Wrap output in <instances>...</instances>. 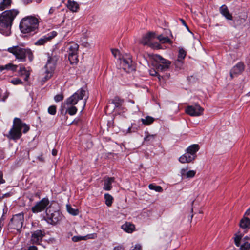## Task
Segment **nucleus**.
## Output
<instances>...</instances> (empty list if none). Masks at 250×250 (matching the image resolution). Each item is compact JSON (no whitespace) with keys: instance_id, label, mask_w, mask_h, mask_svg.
Wrapping results in <instances>:
<instances>
[{"instance_id":"ea45409f","label":"nucleus","mask_w":250,"mask_h":250,"mask_svg":"<svg viewBox=\"0 0 250 250\" xmlns=\"http://www.w3.org/2000/svg\"><path fill=\"white\" fill-rule=\"evenodd\" d=\"M10 83L14 85H19L23 83L22 81L18 78H15L10 80Z\"/></svg>"},{"instance_id":"e2e57ef3","label":"nucleus","mask_w":250,"mask_h":250,"mask_svg":"<svg viewBox=\"0 0 250 250\" xmlns=\"http://www.w3.org/2000/svg\"><path fill=\"white\" fill-rule=\"evenodd\" d=\"M131 127H132V126H129V127L128 128V129H127V133H130V132H131Z\"/></svg>"},{"instance_id":"c756f323","label":"nucleus","mask_w":250,"mask_h":250,"mask_svg":"<svg viewBox=\"0 0 250 250\" xmlns=\"http://www.w3.org/2000/svg\"><path fill=\"white\" fill-rule=\"evenodd\" d=\"M11 0H1L0 2V11H2L10 5Z\"/></svg>"},{"instance_id":"a18cd8bd","label":"nucleus","mask_w":250,"mask_h":250,"mask_svg":"<svg viewBox=\"0 0 250 250\" xmlns=\"http://www.w3.org/2000/svg\"><path fill=\"white\" fill-rule=\"evenodd\" d=\"M149 74L150 75L153 76H158V78L159 79V80H161V76L158 75V73L155 69H150L149 70Z\"/></svg>"},{"instance_id":"49530a36","label":"nucleus","mask_w":250,"mask_h":250,"mask_svg":"<svg viewBox=\"0 0 250 250\" xmlns=\"http://www.w3.org/2000/svg\"><path fill=\"white\" fill-rule=\"evenodd\" d=\"M129 250H142V246L139 244H136L132 247Z\"/></svg>"},{"instance_id":"2eb2a0df","label":"nucleus","mask_w":250,"mask_h":250,"mask_svg":"<svg viewBox=\"0 0 250 250\" xmlns=\"http://www.w3.org/2000/svg\"><path fill=\"white\" fill-rule=\"evenodd\" d=\"M153 59L160 63L158 65V68L161 71H165L169 68L170 62L162 58L160 55L157 54L154 55L153 56Z\"/></svg>"},{"instance_id":"052dcab7","label":"nucleus","mask_w":250,"mask_h":250,"mask_svg":"<svg viewBox=\"0 0 250 250\" xmlns=\"http://www.w3.org/2000/svg\"><path fill=\"white\" fill-rule=\"evenodd\" d=\"M25 4H27L32 2L33 0H21Z\"/></svg>"},{"instance_id":"39448f33","label":"nucleus","mask_w":250,"mask_h":250,"mask_svg":"<svg viewBox=\"0 0 250 250\" xmlns=\"http://www.w3.org/2000/svg\"><path fill=\"white\" fill-rule=\"evenodd\" d=\"M86 91L83 89H79L75 92L70 97L68 98L64 103V104L67 106L75 105L80 100H82L84 98L83 101V105L81 112L83 111L86 105V100L88 96H86Z\"/></svg>"},{"instance_id":"4be33fe9","label":"nucleus","mask_w":250,"mask_h":250,"mask_svg":"<svg viewBox=\"0 0 250 250\" xmlns=\"http://www.w3.org/2000/svg\"><path fill=\"white\" fill-rule=\"evenodd\" d=\"M96 237L95 233L89 234L85 236H74L72 238V240L74 242H77L81 240H86L90 239H94Z\"/></svg>"},{"instance_id":"393cba45","label":"nucleus","mask_w":250,"mask_h":250,"mask_svg":"<svg viewBox=\"0 0 250 250\" xmlns=\"http://www.w3.org/2000/svg\"><path fill=\"white\" fill-rule=\"evenodd\" d=\"M66 6L67 8L73 12H77L79 9V5L74 1L68 0Z\"/></svg>"},{"instance_id":"f704fd0d","label":"nucleus","mask_w":250,"mask_h":250,"mask_svg":"<svg viewBox=\"0 0 250 250\" xmlns=\"http://www.w3.org/2000/svg\"><path fill=\"white\" fill-rule=\"evenodd\" d=\"M243 235L240 233H236L234 238V243L237 247H239L241 244V240L242 239Z\"/></svg>"},{"instance_id":"4d7b16f0","label":"nucleus","mask_w":250,"mask_h":250,"mask_svg":"<svg viewBox=\"0 0 250 250\" xmlns=\"http://www.w3.org/2000/svg\"><path fill=\"white\" fill-rule=\"evenodd\" d=\"M37 159L41 162H43L44 161L42 155H40V156H38Z\"/></svg>"},{"instance_id":"58836bf2","label":"nucleus","mask_w":250,"mask_h":250,"mask_svg":"<svg viewBox=\"0 0 250 250\" xmlns=\"http://www.w3.org/2000/svg\"><path fill=\"white\" fill-rule=\"evenodd\" d=\"M57 107L55 105H51L48 108V113L51 115H55Z\"/></svg>"},{"instance_id":"6ab92c4d","label":"nucleus","mask_w":250,"mask_h":250,"mask_svg":"<svg viewBox=\"0 0 250 250\" xmlns=\"http://www.w3.org/2000/svg\"><path fill=\"white\" fill-rule=\"evenodd\" d=\"M196 158L192 154L188 153L187 150L186 152L180 156L179 161L180 163L184 164L190 163L193 161Z\"/></svg>"},{"instance_id":"bb28decb","label":"nucleus","mask_w":250,"mask_h":250,"mask_svg":"<svg viewBox=\"0 0 250 250\" xmlns=\"http://www.w3.org/2000/svg\"><path fill=\"white\" fill-rule=\"evenodd\" d=\"M121 228L126 232L132 233L135 229V226L130 223L126 222L122 225Z\"/></svg>"},{"instance_id":"f8f14e48","label":"nucleus","mask_w":250,"mask_h":250,"mask_svg":"<svg viewBox=\"0 0 250 250\" xmlns=\"http://www.w3.org/2000/svg\"><path fill=\"white\" fill-rule=\"evenodd\" d=\"M45 233L43 230L38 229L34 231L31 233L30 243L33 245H41L43 238L45 236Z\"/></svg>"},{"instance_id":"c9c22d12","label":"nucleus","mask_w":250,"mask_h":250,"mask_svg":"<svg viewBox=\"0 0 250 250\" xmlns=\"http://www.w3.org/2000/svg\"><path fill=\"white\" fill-rule=\"evenodd\" d=\"M148 188L150 190H153L158 192H162L163 191V189L161 186H156L153 184H149Z\"/></svg>"},{"instance_id":"09e8293b","label":"nucleus","mask_w":250,"mask_h":250,"mask_svg":"<svg viewBox=\"0 0 250 250\" xmlns=\"http://www.w3.org/2000/svg\"><path fill=\"white\" fill-rule=\"evenodd\" d=\"M3 174L2 171L0 170V185L4 184L5 180L3 178Z\"/></svg>"},{"instance_id":"cd10ccee","label":"nucleus","mask_w":250,"mask_h":250,"mask_svg":"<svg viewBox=\"0 0 250 250\" xmlns=\"http://www.w3.org/2000/svg\"><path fill=\"white\" fill-rule=\"evenodd\" d=\"M17 66L11 63H9L4 65L0 66V71H2L4 70H11L14 72L17 70Z\"/></svg>"},{"instance_id":"8fccbe9b","label":"nucleus","mask_w":250,"mask_h":250,"mask_svg":"<svg viewBox=\"0 0 250 250\" xmlns=\"http://www.w3.org/2000/svg\"><path fill=\"white\" fill-rule=\"evenodd\" d=\"M111 52L115 57H117L118 54H119L118 50L116 49H112Z\"/></svg>"},{"instance_id":"338daca9","label":"nucleus","mask_w":250,"mask_h":250,"mask_svg":"<svg viewBox=\"0 0 250 250\" xmlns=\"http://www.w3.org/2000/svg\"><path fill=\"white\" fill-rule=\"evenodd\" d=\"M248 95L250 96V91L247 94Z\"/></svg>"},{"instance_id":"1a4fd4ad","label":"nucleus","mask_w":250,"mask_h":250,"mask_svg":"<svg viewBox=\"0 0 250 250\" xmlns=\"http://www.w3.org/2000/svg\"><path fill=\"white\" fill-rule=\"evenodd\" d=\"M120 66L122 69L127 73L135 70V66L129 54H125L120 59Z\"/></svg>"},{"instance_id":"864d4df0","label":"nucleus","mask_w":250,"mask_h":250,"mask_svg":"<svg viewBox=\"0 0 250 250\" xmlns=\"http://www.w3.org/2000/svg\"><path fill=\"white\" fill-rule=\"evenodd\" d=\"M12 195V192H7L6 193L2 195V198L8 197L11 196Z\"/></svg>"},{"instance_id":"603ef678","label":"nucleus","mask_w":250,"mask_h":250,"mask_svg":"<svg viewBox=\"0 0 250 250\" xmlns=\"http://www.w3.org/2000/svg\"><path fill=\"white\" fill-rule=\"evenodd\" d=\"M27 250H38V248L34 245L30 246L28 248Z\"/></svg>"},{"instance_id":"aec40b11","label":"nucleus","mask_w":250,"mask_h":250,"mask_svg":"<svg viewBox=\"0 0 250 250\" xmlns=\"http://www.w3.org/2000/svg\"><path fill=\"white\" fill-rule=\"evenodd\" d=\"M220 14L228 20H232L233 17L232 14L229 12L228 7L225 5H222L219 8Z\"/></svg>"},{"instance_id":"4c0bfd02","label":"nucleus","mask_w":250,"mask_h":250,"mask_svg":"<svg viewBox=\"0 0 250 250\" xmlns=\"http://www.w3.org/2000/svg\"><path fill=\"white\" fill-rule=\"evenodd\" d=\"M66 208L68 212L73 215H77L79 213V211L77 209L73 208L69 205H66Z\"/></svg>"},{"instance_id":"20e7f679","label":"nucleus","mask_w":250,"mask_h":250,"mask_svg":"<svg viewBox=\"0 0 250 250\" xmlns=\"http://www.w3.org/2000/svg\"><path fill=\"white\" fill-rule=\"evenodd\" d=\"M29 130V126L28 125L22 122L20 119L15 118L13 121V126L7 136L10 139L18 140L21 136L22 132L26 133Z\"/></svg>"},{"instance_id":"c03bdc74","label":"nucleus","mask_w":250,"mask_h":250,"mask_svg":"<svg viewBox=\"0 0 250 250\" xmlns=\"http://www.w3.org/2000/svg\"><path fill=\"white\" fill-rule=\"evenodd\" d=\"M155 136V135H151L147 133L144 138V141L146 142L152 141L154 139Z\"/></svg>"},{"instance_id":"dca6fc26","label":"nucleus","mask_w":250,"mask_h":250,"mask_svg":"<svg viewBox=\"0 0 250 250\" xmlns=\"http://www.w3.org/2000/svg\"><path fill=\"white\" fill-rule=\"evenodd\" d=\"M155 34L154 33L149 32L144 35L140 43L143 45H147L150 46L152 45V40L154 38Z\"/></svg>"},{"instance_id":"9d476101","label":"nucleus","mask_w":250,"mask_h":250,"mask_svg":"<svg viewBox=\"0 0 250 250\" xmlns=\"http://www.w3.org/2000/svg\"><path fill=\"white\" fill-rule=\"evenodd\" d=\"M46 217L45 219L47 223L55 225L59 223L62 219L63 216L58 211H54L50 213V211L46 210Z\"/></svg>"},{"instance_id":"412c9836","label":"nucleus","mask_w":250,"mask_h":250,"mask_svg":"<svg viewBox=\"0 0 250 250\" xmlns=\"http://www.w3.org/2000/svg\"><path fill=\"white\" fill-rule=\"evenodd\" d=\"M239 226L241 228L245 230L244 232L246 233L250 229V219L246 216H243L240 221Z\"/></svg>"},{"instance_id":"473e14b6","label":"nucleus","mask_w":250,"mask_h":250,"mask_svg":"<svg viewBox=\"0 0 250 250\" xmlns=\"http://www.w3.org/2000/svg\"><path fill=\"white\" fill-rule=\"evenodd\" d=\"M115 106V108H118L122 105L123 100L119 97H115L112 102Z\"/></svg>"},{"instance_id":"423d86ee","label":"nucleus","mask_w":250,"mask_h":250,"mask_svg":"<svg viewBox=\"0 0 250 250\" xmlns=\"http://www.w3.org/2000/svg\"><path fill=\"white\" fill-rule=\"evenodd\" d=\"M24 221V217L23 212L13 215L8 224V230L13 232H21Z\"/></svg>"},{"instance_id":"7c9ffc66","label":"nucleus","mask_w":250,"mask_h":250,"mask_svg":"<svg viewBox=\"0 0 250 250\" xmlns=\"http://www.w3.org/2000/svg\"><path fill=\"white\" fill-rule=\"evenodd\" d=\"M104 198L106 205L108 207H110L113 203V197L109 193H105L104 195Z\"/></svg>"},{"instance_id":"37998d69","label":"nucleus","mask_w":250,"mask_h":250,"mask_svg":"<svg viewBox=\"0 0 250 250\" xmlns=\"http://www.w3.org/2000/svg\"><path fill=\"white\" fill-rule=\"evenodd\" d=\"M188 167H184L181 169L180 173V176L181 177L182 179L186 178V173L188 171Z\"/></svg>"},{"instance_id":"6e6d98bb","label":"nucleus","mask_w":250,"mask_h":250,"mask_svg":"<svg viewBox=\"0 0 250 250\" xmlns=\"http://www.w3.org/2000/svg\"><path fill=\"white\" fill-rule=\"evenodd\" d=\"M3 220L2 218L1 217L0 219V234L1 233V230L2 229V227L3 226V224L2 223V220Z\"/></svg>"},{"instance_id":"9b49d317","label":"nucleus","mask_w":250,"mask_h":250,"mask_svg":"<svg viewBox=\"0 0 250 250\" xmlns=\"http://www.w3.org/2000/svg\"><path fill=\"white\" fill-rule=\"evenodd\" d=\"M204 108L198 104L188 105L185 109L187 114L191 116L197 117L203 114Z\"/></svg>"},{"instance_id":"6e6552de","label":"nucleus","mask_w":250,"mask_h":250,"mask_svg":"<svg viewBox=\"0 0 250 250\" xmlns=\"http://www.w3.org/2000/svg\"><path fill=\"white\" fill-rule=\"evenodd\" d=\"M67 52L68 53V60L71 64H77L78 60L79 45L74 42L67 45Z\"/></svg>"},{"instance_id":"13d9d810","label":"nucleus","mask_w":250,"mask_h":250,"mask_svg":"<svg viewBox=\"0 0 250 250\" xmlns=\"http://www.w3.org/2000/svg\"><path fill=\"white\" fill-rule=\"evenodd\" d=\"M55 10V8L51 7L49 11V14H53Z\"/></svg>"},{"instance_id":"5fc2aeb1","label":"nucleus","mask_w":250,"mask_h":250,"mask_svg":"<svg viewBox=\"0 0 250 250\" xmlns=\"http://www.w3.org/2000/svg\"><path fill=\"white\" fill-rule=\"evenodd\" d=\"M249 216L250 217V207L246 210L244 216Z\"/></svg>"},{"instance_id":"4468645a","label":"nucleus","mask_w":250,"mask_h":250,"mask_svg":"<svg viewBox=\"0 0 250 250\" xmlns=\"http://www.w3.org/2000/svg\"><path fill=\"white\" fill-rule=\"evenodd\" d=\"M57 35V33L55 31L50 32L39 38L35 42L34 44L37 46L43 45L56 37Z\"/></svg>"},{"instance_id":"3c124183","label":"nucleus","mask_w":250,"mask_h":250,"mask_svg":"<svg viewBox=\"0 0 250 250\" xmlns=\"http://www.w3.org/2000/svg\"><path fill=\"white\" fill-rule=\"evenodd\" d=\"M114 250H124V248L122 245H118L114 248Z\"/></svg>"},{"instance_id":"2f4dec72","label":"nucleus","mask_w":250,"mask_h":250,"mask_svg":"<svg viewBox=\"0 0 250 250\" xmlns=\"http://www.w3.org/2000/svg\"><path fill=\"white\" fill-rule=\"evenodd\" d=\"M77 110V107L74 105H69L67 106L65 113H68L70 115L72 116L76 114Z\"/></svg>"},{"instance_id":"f257e3e1","label":"nucleus","mask_w":250,"mask_h":250,"mask_svg":"<svg viewBox=\"0 0 250 250\" xmlns=\"http://www.w3.org/2000/svg\"><path fill=\"white\" fill-rule=\"evenodd\" d=\"M12 54L19 62H25L27 58L30 62L34 59L33 51L28 47H25L22 44L12 46L5 50Z\"/></svg>"},{"instance_id":"680f3d73","label":"nucleus","mask_w":250,"mask_h":250,"mask_svg":"<svg viewBox=\"0 0 250 250\" xmlns=\"http://www.w3.org/2000/svg\"><path fill=\"white\" fill-rule=\"evenodd\" d=\"M57 154V150L55 149H53L52 151V154L53 156H56Z\"/></svg>"},{"instance_id":"7ed1b4c3","label":"nucleus","mask_w":250,"mask_h":250,"mask_svg":"<svg viewBox=\"0 0 250 250\" xmlns=\"http://www.w3.org/2000/svg\"><path fill=\"white\" fill-rule=\"evenodd\" d=\"M39 20L33 16H29L23 18L20 23V29L21 33L34 35L39 30Z\"/></svg>"},{"instance_id":"a878e982","label":"nucleus","mask_w":250,"mask_h":250,"mask_svg":"<svg viewBox=\"0 0 250 250\" xmlns=\"http://www.w3.org/2000/svg\"><path fill=\"white\" fill-rule=\"evenodd\" d=\"M199 149V146L197 144L191 145L186 149L188 153L193 155L195 158L197 156L196 153Z\"/></svg>"},{"instance_id":"f3484780","label":"nucleus","mask_w":250,"mask_h":250,"mask_svg":"<svg viewBox=\"0 0 250 250\" xmlns=\"http://www.w3.org/2000/svg\"><path fill=\"white\" fill-rule=\"evenodd\" d=\"M31 69L30 67H25L23 66H21L19 71V74L21 77H24V80L27 82L28 81L30 75Z\"/></svg>"},{"instance_id":"c85d7f7f","label":"nucleus","mask_w":250,"mask_h":250,"mask_svg":"<svg viewBox=\"0 0 250 250\" xmlns=\"http://www.w3.org/2000/svg\"><path fill=\"white\" fill-rule=\"evenodd\" d=\"M140 120L143 124L149 125L154 121V118L151 116H147L145 118H141Z\"/></svg>"},{"instance_id":"b1692460","label":"nucleus","mask_w":250,"mask_h":250,"mask_svg":"<svg viewBox=\"0 0 250 250\" xmlns=\"http://www.w3.org/2000/svg\"><path fill=\"white\" fill-rule=\"evenodd\" d=\"M244 69V64L240 62L236 64L231 69L230 72V75L232 74H238L241 73Z\"/></svg>"},{"instance_id":"bf43d9fd","label":"nucleus","mask_w":250,"mask_h":250,"mask_svg":"<svg viewBox=\"0 0 250 250\" xmlns=\"http://www.w3.org/2000/svg\"><path fill=\"white\" fill-rule=\"evenodd\" d=\"M180 21H181V22H182V24H183L185 26H186V28L188 30V26H187V24H186V22L185 21H184L183 19H180Z\"/></svg>"},{"instance_id":"0eeeda50","label":"nucleus","mask_w":250,"mask_h":250,"mask_svg":"<svg viewBox=\"0 0 250 250\" xmlns=\"http://www.w3.org/2000/svg\"><path fill=\"white\" fill-rule=\"evenodd\" d=\"M57 62V58L55 56L48 57L46 64L44 66V76L41 81L42 83L52 77L56 68Z\"/></svg>"},{"instance_id":"de8ad7c7","label":"nucleus","mask_w":250,"mask_h":250,"mask_svg":"<svg viewBox=\"0 0 250 250\" xmlns=\"http://www.w3.org/2000/svg\"><path fill=\"white\" fill-rule=\"evenodd\" d=\"M8 95H2V90L0 89V101H4L7 98Z\"/></svg>"},{"instance_id":"a211bd4d","label":"nucleus","mask_w":250,"mask_h":250,"mask_svg":"<svg viewBox=\"0 0 250 250\" xmlns=\"http://www.w3.org/2000/svg\"><path fill=\"white\" fill-rule=\"evenodd\" d=\"M115 182L114 177L105 176L104 178L103 189L105 191H109L112 188V184Z\"/></svg>"},{"instance_id":"72a5a7b5","label":"nucleus","mask_w":250,"mask_h":250,"mask_svg":"<svg viewBox=\"0 0 250 250\" xmlns=\"http://www.w3.org/2000/svg\"><path fill=\"white\" fill-rule=\"evenodd\" d=\"M186 56V52L183 48H180L179 50L177 61L182 62Z\"/></svg>"},{"instance_id":"a19ab883","label":"nucleus","mask_w":250,"mask_h":250,"mask_svg":"<svg viewBox=\"0 0 250 250\" xmlns=\"http://www.w3.org/2000/svg\"><path fill=\"white\" fill-rule=\"evenodd\" d=\"M196 174V171L190 170L189 171H188L186 173V178H191L195 176Z\"/></svg>"},{"instance_id":"e433bc0d","label":"nucleus","mask_w":250,"mask_h":250,"mask_svg":"<svg viewBox=\"0 0 250 250\" xmlns=\"http://www.w3.org/2000/svg\"><path fill=\"white\" fill-rule=\"evenodd\" d=\"M157 39L162 43L171 42V41L168 37L165 36L162 34L159 35Z\"/></svg>"},{"instance_id":"ddd939ff","label":"nucleus","mask_w":250,"mask_h":250,"mask_svg":"<svg viewBox=\"0 0 250 250\" xmlns=\"http://www.w3.org/2000/svg\"><path fill=\"white\" fill-rule=\"evenodd\" d=\"M49 204V201L47 198H43L41 201L32 208V211L34 213L41 212L44 210H47V207Z\"/></svg>"},{"instance_id":"5701e85b","label":"nucleus","mask_w":250,"mask_h":250,"mask_svg":"<svg viewBox=\"0 0 250 250\" xmlns=\"http://www.w3.org/2000/svg\"><path fill=\"white\" fill-rule=\"evenodd\" d=\"M239 247L240 250H250V235L243 238V243Z\"/></svg>"},{"instance_id":"0e129e2a","label":"nucleus","mask_w":250,"mask_h":250,"mask_svg":"<svg viewBox=\"0 0 250 250\" xmlns=\"http://www.w3.org/2000/svg\"><path fill=\"white\" fill-rule=\"evenodd\" d=\"M42 0H36V2L37 3H40L42 2Z\"/></svg>"},{"instance_id":"f03ea898","label":"nucleus","mask_w":250,"mask_h":250,"mask_svg":"<svg viewBox=\"0 0 250 250\" xmlns=\"http://www.w3.org/2000/svg\"><path fill=\"white\" fill-rule=\"evenodd\" d=\"M19 13L16 9L6 10L0 14V33L5 36L11 33L13 21Z\"/></svg>"},{"instance_id":"774afa93","label":"nucleus","mask_w":250,"mask_h":250,"mask_svg":"<svg viewBox=\"0 0 250 250\" xmlns=\"http://www.w3.org/2000/svg\"><path fill=\"white\" fill-rule=\"evenodd\" d=\"M61 113L62 114V110H61Z\"/></svg>"},{"instance_id":"79ce46f5","label":"nucleus","mask_w":250,"mask_h":250,"mask_svg":"<svg viewBox=\"0 0 250 250\" xmlns=\"http://www.w3.org/2000/svg\"><path fill=\"white\" fill-rule=\"evenodd\" d=\"M63 95L62 93H60L55 95L54 97V101L58 103L61 101H62L63 99Z\"/></svg>"},{"instance_id":"69168bd1","label":"nucleus","mask_w":250,"mask_h":250,"mask_svg":"<svg viewBox=\"0 0 250 250\" xmlns=\"http://www.w3.org/2000/svg\"><path fill=\"white\" fill-rule=\"evenodd\" d=\"M128 102H130V103H132V104H134V101H133V100H128Z\"/></svg>"}]
</instances>
